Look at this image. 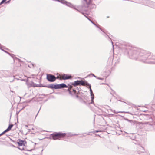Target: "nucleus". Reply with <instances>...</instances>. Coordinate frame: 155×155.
I'll return each mask as SVG.
<instances>
[{"label": "nucleus", "instance_id": "dca6fc26", "mask_svg": "<svg viewBox=\"0 0 155 155\" xmlns=\"http://www.w3.org/2000/svg\"><path fill=\"white\" fill-rule=\"evenodd\" d=\"M140 149L141 150V151H140L141 152H143V151L144 150L143 147H140Z\"/></svg>", "mask_w": 155, "mask_h": 155}, {"label": "nucleus", "instance_id": "aec40b11", "mask_svg": "<svg viewBox=\"0 0 155 155\" xmlns=\"http://www.w3.org/2000/svg\"><path fill=\"white\" fill-rule=\"evenodd\" d=\"M13 125H10L8 127H10V128L11 129V128H12V127L13 126Z\"/></svg>", "mask_w": 155, "mask_h": 155}, {"label": "nucleus", "instance_id": "9d476101", "mask_svg": "<svg viewBox=\"0 0 155 155\" xmlns=\"http://www.w3.org/2000/svg\"><path fill=\"white\" fill-rule=\"evenodd\" d=\"M80 81H75L74 82L73 84V85L74 86H76L80 84Z\"/></svg>", "mask_w": 155, "mask_h": 155}, {"label": "nucleus", "instance_id": "4468645a", "mask_svg": "<svg viewBox=\"0 0 155 155\" xmlns=\"http://www.w3.org/2000/svg\"><path fill=\"white\" fill-rule=\"evenodd\" d=\"M82 13L85 17H86L89 20V21H90L92 23H93V22H92V21L90 19H89L87 17V16L85 15H84L83 13Z\"/></svg>", "mask_w": 155, "mask_h": 155}, {"label": "nucleus", "instance_id": "4be33fe9", "mask_svg": "<svg viewBox=\"0 0 155 155\" xmlns=\"http://www.w3.org/2000/svg\"><path fill=\"white\" fill-rule=\"evenodd\" d=\"M100 132V130H96L94 131V132Z\"/></svg>", "mask_w": 155, "mask_h": 155}, {"label": "nucleus", "instance_id": "bb28decb", "mask_svg": "<svg viewBox=\"0 0 155 155\" xmlns=\"http://www.w3.org/2000/svg\"><path fill=\"white\" fill-rule=\"evenodd\" d=\"M3 51H4V52H6V51H4V50H3Z\"/></svg>", "mask_w": 155, "mask_h": 155}, {"label": "nucleus", "instance_id": "412c9836", "mask_svg": "<svg viewBox=\"0 0 155 155\" xmlns=\"http://www.w3.org/2000/svg\"><path fill=\"white\" fill-rule=\"evenodd\" d=\"M97 78L98 79H99V80H103L104 79L103 78H98V77H97Z\"/></svg>", "mask_w": 155, "mask_h": 155}, {"label": "nucleus", "instance_id": "423d86ee", "mask_svg": "<svg viewBox=\"0 0 155 155\" xmlns=\"http://www.w3.org/2000/svg\"><path fill=\"white\" fill-rule=\"evenodd\" d=\"M47 80L50 82H53L55 81L56 79L54 76L50 74H47Z\"/></svg>", "mask_w": 155, "mask_h": 155}, {"label": "nucleus", "instance_id": "2eb2a0df", "mask_svg": "<svg viewBox=\"0 0 155 155\" xmlns=\"http://www.w3.org/2000/svg\"><path fill=\"white\" fill-rule=\"evenodd\" d=\"M92 24H93L94 25H95L96 27L98 28L100 30H101L102 31H103L98 26H97L94 23V22Z\"/></svg>", "mask_w": 155, "mask_h": 155}, {"label": "nucleus", "instance_id": "f3484780", "mask_svg": "<svg viewBox=\"0 0 155 155\" xmlns=\"http://www.w3.org/2000/svg\"><path fill=\"white\" fill-rule=\"evenodd\" d=\"M6 0H2V2L0 3V5L3 3ZM10 0H9V1Z\"/></svg>", "mask_w": 155, "mask_h": 155}, {"label": "nucleus", "instance_id": "ddd939ff", "mask_svg": "<svg viewBox=\"0 0 155 155\" xmlns=\"http://www.w3.org/2000/svg\"><path fill=\"white\" fill-rule=\"evenodd\" d=\"M85 82L83 81H80V84H81L82 85H85Z\"/></svg>", "mask_w": 155, "mask_h": 155}, {"label": "nucleus", "instance_id": "a878e982", "mask_svg": "<svg viewBox=\"0 0 155 155\" xmlns=\"http://www.w3.org/2000/svg\"><path fill=\"white\" fill-rule=\"evenodd\" d=\"M59 78V77H57V78L58 79V78Z\"/></svg>", "mask_w": 155, "mask_h": 155}, {"label": "nucleus", "instance_id": "c85d7f7f", "mask_svg": "<svg viewBox=\"0 0 155 155\" xmlns=\"http://www.w3.org/2000/svg\"><path fill=\"white\" fill-rule=\"evenodd\" d=\"M12 146H13V147H15L14 146V145H13Z\"/></svg>", "mask_w": 155, "mask_h": 155}, {"label": "nucleus", "instance_id": "7ed1b4c3", "mask_svg": "<svg viewBox=\"0 0 155 155\" xmlns=\"http://www.w3.org/2000/svg\"><path fill=\"white\" fill-rule=\"evenodd\" d=\"M84 6L86 7H89L90 8H95L96 5L94 4H91L92 0H82Z\"/></svg>", "mask_w": 155, "mask_h": 155}, {"label": "nucleus", "instance_id": "20e7f679", "mask_svg": "<svg viewBox=\"0 0 155 155\" xmlns=\"http://www.w3.org/2000/svg\"><path fill=\"white\" fill-rule=\"evenodd\" d=\"M17 143L19 146L18 147V149L21 150H25V146L26 144L25 141L18 140Z\"/></svg>", "mask_w": 155, "mask_h": 155}, {"label": "nucleus", "instance_id": "1a4fd4ad", "mask_svg": "<svg viewBox=\"0 0 155 155\" xmlns=\"http://www.w3.org/2000/svg\"><path fill=\"white\" fill-rule=\"evenodd\" d=\"M59 89L67 87V85L65 84H63V83L59 84Z\"/></svg>", "mask_w": 155, "mask_h": 155}, {"label": "nucleus", "instance_id": "6ab92c4d", "mask_svg": "<svg viewBox=\"0 0 155 155\" xmlns=\"http://www.w3.org/2000/svg\"><path fill=\"white\" fill-rule=\"evenodd\" d=\"M2 46L1 45L0 43V49L2 51H3V50L2 49Z\"/></svg>", "mask_w": 155, "mask_h": 155}, {"label": "nucleus", "instance_id": "a211bd4d", "mask_svg": "<svg viewBox=\"0 0 155 155\" xmlns=\"http://www.w3.org/2000/svg\"><path fill=\"white\" fill-rule=\"evenodd\" d=\"M50 87L51 88H54V85H51L50 86Z\"/></svg>", "mask_w": 155, "mask_h": 155}, {"label": "nucleus", "instance_id": "5701e85b", "mask_svg": "<svg viewBox=\"0 0 155 155\" xmlns=\"http://www.w3.org/2000/svg\"><path fill=\"white\" fill-rule=\"evenodd\" d=\"M93 76H94V77H95V78H97V77L96 76H95L93 74H91Z\"/></svg>", "mask_w": 155, "mask_h": 155}, {"label": "nucleus", "instance_id": "39448f33", "mask_svg": "<svg viewBox=\"0 0 155 155\" xmlns=\"http://www.w3.org/2000/svg\"><path fill=\"white\" fill-rule=\"evenodd\" d=\"M31 78H28L26 81V83L28 86V87H37V86L36 84H35L32 81H31V80H30Z\"/></svg>", "mask_w": 155, "mask_h": 155}, {"label": "nucleus", "instance_id": "6e6552de", "mask_svg": "<svg viewBox=\"0 0 155 155\" xmlns=\"http://www.w3.org/2000/svg\"><path fill=\"white\" fill-rule=\"evenodd\" d=\"M71 75H68L67 74H64L60 77V79H61V78H62L63 80H66L69 79L71 78Z\"/></svg>", "mask_w": 155, "mask_h": 155}, {"label": "nucleus", "instance_id": "b1692460", "mask_svg": "<svg viewBox=\"0 0 155 155\" xmlns=\"http://www.w3.org/2000/svg\"><path fill=\"white\" fill-rule=\"evenodd\" d=\"M73 91H74V92H75V90H74V89H73Z\"/></svg>", "mask_w": 155, "mask_h": 155}, {"label": "nucleus", "instance_id": "f8f14e48", "mask_svg": "<svg viewBox=\"0 0 155 155\" xmlns=\"http://www.w3.org/2000/svg\"><path fill=\"white\" fill-rule=\"evenodd\" d=\"M54 89H59V84L54 85Z\"/></svg>", "mask_w": 155, "mask_h": 155}, {"label": "nucleus", "instance_id": "f257e3e1", "mask_svg": "<svg viewBox=\"0 0 155 155\" xmlns=\"http://www.w3.org/2000/svg\"><path fill=\"white\" fill-rule=\"evenodd\" d=\"M130 58L139 59L143 62L150 64H155L154 57L143 50H134L129 52Z\"/></svg>", "mask_w": 155, "mask_h": 155}, {"label": "nucleus", "instance_id": "393cba45", "mask_svg": "<svg viewBox=\"0 0 155 155\" xmlns=\"http://www.w3.org/2000/svg\"><path fill=\"white\" fill-rule=\"evenodd\" d=\"M25 126L26 127H28V126L27 125H25Z\"/></svg>", "mask_w": 155, "mask_h": 155}, {"label": "nucleus", "instance_id": "9b49d317", "mask_svg": "<svg viewBox=\"0 0 155 155\" xmlns=\"http://www.w3.org/2000/svg\"><path fill=\"white\" fill-rule=\"evenodd\" d=\"M11 129L10 128V127H8V128L6 130H5L2 134H0V135H1L7 131H8L10 130Z\"/></svg>", "mask_w": 155, "mask_h": 155}, {"label": "nucleus", "instance_id": "0eeeda50", "mask_svg": "<svg viewBox=\"0 0 155 155\" xmlns=\"http://www.w3.org/2000/svg\"><path fill=\"white\" fill-rule=\"evenodd\" d=\"M89 89H90V95L91 100V104H93V103L94 101H93V100L94 99V95L92 91L91 88V86L90 85H89Z\"/></svg>", "mask_w": 155, "mask_h": 155}, {"label": "nucleus", "instance_id": "cd10ccee", "mask_svg": "<svg viewBox=\"0 0 155 155\" xmlns=\"http://www.w3.org/2000/svg\"><path fill=\"white\" fill-rule=\"evenodd\" d=\"M3 51H4V52H6V51H4V50H3Z\"/></svg>", "mask_w": 155, "mask_h": 155}, {"label": "nucleus", "instance_id": "f03ea898", "mask_svg": "<svg viewBox=\"0 0 155 155\" xmlns=\"http://www.w3.org/2000/svg\"><path fill=\"white\" fill-rule=\"evenodd\" d=\"M66 135V133L61 132L51 134L52 139L54 140H61V138L64 137Z\"/></svg>", "mask_w": 155, "mask_h": 155}]
</instances>
